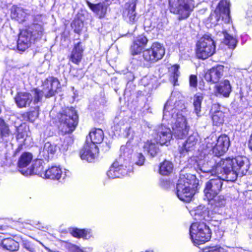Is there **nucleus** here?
Masks as SVG:
<instances>
[{
    "mask_svg": "<svg viewBox=\"0 0 252 252\" xmlns=\"http://www.w3.org/2000/svg\"><path fill=\"white\" fill-rule=\"evenodd\" d=\"M180 96L179 93H172L164 105L163 112V122L172 126V134L178 139L185 137L189 129L187 119L182 114L186 106L184 101L179 99Z\"/></svg>",
    "mask_w": 252,
    "mask_h": 252,
    "instance_id": "nucleus-1",
    "label": "nucleus"
},
{
    "mask_svg": "<svg viewBox=\"0 0 252 252\" xmlns=\"http://www.w3.org/2000/svg\"><path fill=\"white\" fill-rule=\"evenodd\" d=\"M249 169V160L245 157L223 159L222 172L224 175L223 179L227 181H235L238 176L245 175Z\"/></svg>",
    "mask_w": 252,
    "mask_h": 252,
    "instance_id": "nucleus-2",
    "label": "nucleus"
},
{
    "mask_svg": "<svg viewBox=\"0 0 252 252\" xmlns=\"http://www.w3.org/2000/svg\"><path fill=\"white\" fill-rule=\"evenodd\" d=\"M128 147V145L121 147L120 158L112 164L107 172L109 178H122L131 172L129 160L132 150Z\"/></svg>",
    "mask_w": 252,
    "mask_h": 252,
    "instance_id": "nucleus-3",
    "label": "nucleus"
},
{
    "mask_svg": "<svg viewBox=\"0 0 252 252\" xmlns=\"http://www.w3.org/2000/svg\"><path fill=\"white\" fill-rule=\"evenodd\" d=\"M197 186L198 181L195 176L181 172L176 185L178 197L183 201L189 202L195 193Z\"/></svg>",
    "mask_w": 252,
    "mask_h": 252,
    "instance_id": "nucleus-4",
    "label": "nucleus"
},
{
    "mask_svg": "<svg viewBox=\"0 0 252 252\" xmlns=\"http://www.w3.org/2000/svg\"><path fill=\"white\" fill-rule=\"evenodd\" d=\"M203 158H200L197 166V171L201 176V173L213 174H221L222 172L223 159L211 154H206L204 151L202 153Z\"/></svg>",
    "mask_w": 252,
    "mask_h": 252,
    "instance_id": "nucleus-5",
    "label": "nucleus"
},
{
    "mask_svg": "<svg viewBox=\"0 0 252 252\" xmlns=\"http://www.w3.org/2000/svg\"><path fill=\"white\" fill-rule=\"evenodd\" d=\"M43 29L39 24H32L21 31L17 41V48L25 51L32 43L40 39L43 35Z\"/></svg>",
    "mask_w": 252,
    "mask_h": 252,
    "instance_id": "nucleus-6",
    "label": "nucleus"
},
{
    "mask_svg": "<svg viewBox=\"0 0 252 252\" xmlns=\"http://www.w3.org/2000/svg\"><path fill=\"white\" fill-rule=\"evenodd\" d=\"M59 128L63 133H69L74 131L78 125V116L73 107H67L58 115Z\"/></svg>",
    "mask_w": 252,
    "mask_h": 252,
    "instance_id": "nucleus-7",
    "label": "nucleus"
},
{
    "mask_svg": "<svg viewBox=\"0 0 252 252\" xmlns=\"http://www.w3.org/2000/svg\"><path fill=\"white\" fill-rule=\"evenodd\" d=\"M230 2L227 0H221L219 3L215 10L212 12L206 20L207 27H216L215 30L218 29V25L220 21L228 23L230 21Z\"/></svg>",
    "mask_w": 252,
    "mask_h": 252,
    "instance_id": "nucleus-8",
    "label": "nucleus"
},
{
    "mask_svg": "<svg viewBox=\"0 0 252 252\" xmlns=\"http://www.w3.org/2000/svg\"><path fill=\"white\" fill-rule=\"evenodd\" d=\"M60 88V83L57 78L53 77L47 78L43 83L42 90L37 88L32 90L34 96L33 103L40 102L43 96L46 98L53 96Z\"/></svg>",
    "mask_w": 252,
    "mask_h": 252,
    "instance_id": "nucleus-9",
    "label": "nucleus"
},
{
    "mask_svg": "<svg viewBox=\"0 0 252 252\" xmlns=\"http://www.w3.org/2000/svg\"><path fill=\"white\" fill-rule=\"evenodd\" d=\"M215 42L209 34H204L196 44V55L200 59H207L215 53Z\"/></svg>",
    "mask_w": 252,
    "mask_h": 252,
    "instance_id": "nucleus-10",
    "label": "nucleus"
},
{
    "mask_svg": "<svg viewBox=\"0 0 252 252\" xmlns=\"http://www.w3.org/2000/svg\"><path fill=\"white\" fill-rule=\"evenodd\" d=\"M171 12L179 15V19L188 18L195 7L194 0H169Z\"/></svg>",
    "mask_w": 252,
    "mask_h": 252,
    "instance_id": "nucleus-11",
    "label": "nucleus"
},
{
    "mask_svg": "<svg viewBox=\"0 0 252 252\" xmlns=\"http://www.w3.org/2000/svg\"><path fill=\"white\" fill-rule=\"evenodd\" d=\"M220 174V176L218 174L216 178L211 179L206 183L204 192L206 198H213L221 191L223 181L226 179H223L224 175L223 172Z\"/></svg>",
    "mask_w": 252,
    "mask_h": 252,
    "instance_id": "nucleus-12",
    "label": "nucleus"
},
{
    "mask_svg": "<svg viewBox=\"0 0 252 252\" xmlns=\"http://www.w3.org/2000/svg\"><path fill=\"white\" fill-rule=\"evenodd\" d=\"M164 54V48L160 43L155 42L150 48L143 51V57L146 61L154 63L161 59Z\"/></svg>",
    "mask_w": 252,
    "mask_h": 252,
    "instance_id": "nucleus-13",
    "label": "nucleus"
},
{
    "mask_svg": "<svg viewBox=\"0 0 252 252\" xmlns=\"http://www.w3.org/2000/svg\"><path fill=\"white\" fill-rule=\"evenodd\" d=\"M229 146V138L226 135H222L219 137L215 145H213L212 144L208 142L206 147L208 149H211L212 150L213 153L212 154L215 157L220 158L228 150Z\"/></svg>",
    "mask_w": 252,
    "mask_h": 252,
    "instance_id": "nucleus-14",
    "label": "nucleus"
},
{
    "mask_svg": "<svg viewBox=\"0 0 252 252\" xmlns=\"http://www.w3.org/2000/svg\"><path fill=\"white\" fill-rule=\"evenodd\" d=\"M162 124L157 126L154 129L153 136L161 145L166 144L172 137V134L170 129Z\"/></svg>",
    "mask_w": 252,
    "mask_h": 252,
    "instance_id": "nucleus-15",
    "label": "nucleus"
},
{
    "mask_svg": "<svg viewBox=\"0 0 252 252\" xmlns=\"http://www.w3.org/2000/svg\"><path fill=\"white\" fill-rule=\"evenodd\" d=\"M98 153L97 146L93 143H89L88 138L87 137L86 143L80 152L81 159L92 162L96 158Z\"/></svg>",
    "mask_w": 252,
    "mask_h": 252,
    "instance_id": "nucleus-16",
    "label": "nucleus"
},
{
    "mask_svg": "<svg viewBox=\"0 0 252 252\" xmlns=\"http://www.w3.org/2000/svg\"><path fill=\"white\" fill-rule=\"evenodd\" d=\"M199 136L196 132H193L190 134L186 141L182 146H179V151L180 157H184L195 149L196 144L198 143Z\"/></svg>",
    "mask_w": 252,
    "mask_h": 252,
    "instance_id": "nucleus-17",
    "label": "nucleus"
},
{
    "mask_svg": "<svg viewBox=\"0 0 252 252\" xmlns=\"http://www.w3.org/2000/svg\"><path fill=\"white\" fill-rule=\"evenodd\" d=\"M201 231H204V233L206 235V238L205 237H201V239H203V238H204L203 240L208 239L209 236V227L203 222L192 223L189 228V234L191 240H196V238H200V237L197 235L198 233H201Z\"/></svg>",
    "mask_w": 252,
    "mask_h": 252,
    "instance_id": "nucleus-18",
    "label": "nucleus"
},
{
    "mask_svg": "<svg viewBox=\"0 0 252 252\" xmlns=\"http://www.w3.org/2000/svg\"><path fill=\"white\" fill-rule=\"evenodd\" d=\"M137 0H130L125 4L123 16L126 20L131 24L134 23L137 20L135 8Z\"/></svg>",
    "mask_w": 252,
    "mask_h": 252,
    "instance_id": "nucleus-19",
    "label": "nucleus"
},
{
    "mask_svg": "<svg viewBox=\"0 0 252 252\" xmlns=\"http://www.w3.org/2000/svg\"><path fill=\"white\" fill-rule=\"evenodd\" d=\"M223 69L224 66L220 65L212 67L205 74V79L212 83H218L223 76Z\"/></svg>",
    "mask_w": 252,
    "mask_h": 252,
    "instance_id": "nucleus-20",
    "label": "nucleus"
},
{
    "mask_svg": "<svg viewBox=\"0 0 252 252\" xmlns=\"http://www.w3.org/2000/svg\"><path fill=\"white\" fill-rule=\"evenodd\" d=\"M34 96L32 93L20 92L18 93L15 97L16 105L19 108L29 106L31 104L36 105L33 103Z\"/></svg>",
    "mask_w": 252,
    "mask_h": 252,
    "instance_id": "nucleus-21",
    "label": "nucleus"
},
{
    "mask_svg": "<svg viewBox=\"0 0 252 252\" xmlns=\"http://www.w3.org/2000/svg\"><path fill=\"white\" fill-rule=\"evenodd\" d=\"M43 163V160L37 159L34 161L30 168H27L26 170H21V174L25 176L37 175L44 178Z\"/></svg>",
    "mask_w": 252,
    "mask_h": 252,
    "instance_id": "nucleus-22",
    "label": "nucleus"
},
{
    "mask_svg": "<svg viewBox=\"0 0 252 252\" xmlns=\"http://www.w3.org/2000/svg\"><path fill=\"white\" fill-rule=\"evenodd\" d=\"M232 91V88L230 82L228 80H224L215 85L214 90V94L216 96L229 97Z\"/></svg>",
    "mask_w": 252,
    "mask_h": 252,
    "instance_id": "nucleus-23",
    "label": "nucleus"
},
{
    "mask_svg": "<svg viewBox=\"0 0 252 252\" xmlns=\"http://www.w3.org/2000/svg\"><path fill=\"white\" fill-rule=\"evenodd\" d=\"M148 41L147 37L143 35L138 36L131 46L130 52L131 55L135 56L140 54L147 44Z\"/></svg>",
    "mask_w": 252,
    "mask_h": 252,
    "instance_id": "nucleus-24",
    "label": "nucleus"
},
{
    "mask_svg": "<svg viewBox=\"0 0 252 252\" xmlns=\"http://www.w3.org/2000/svg\"><path fill=\"white\" fill-rule=\"evenodd\" d=\"M86 3L89 8L97 15L99 18H103L106 14L109 4L104 2L93 4L86 0Z\"/></svg>",
    "mask_w": 252,
    "mask_h": 252,
    "instance_id": "nucleus-25",
    "label": "nucleus"
},
{
    "mask_svg": "<svg viewBox=\"0 0 252 252\" xmlns=\"http://www.w3.org/2000/svg\"><path fill=\"white\" fill-rule=\"evenodd\" d=\"M28 10L24 9L21 7L13 5L11 8V16L12 19L18 21L19 23L24 22L27 19L29 13Z\"/></svg>",
    "mask_w": 252,
    "mask_h": 252,
    "instance_id": "nucleus-26",
    "label": "nucleus"
},
{
    "mask_svg": "<svg viewBox=\"0 0 252 252\" xmlns=\"http://www.w3.org/2000/svg\"><path fill=\"white\" fill-rule=\"evenodd\" d=\"M32 159V155L29 152L23 153L20 157L18 161V167L19 172L21 173V170H26V167L31 162Z\"/></svg>",
    "mask_w": 252,
    "mask_h": 252,
    "instance_id": "nucleus-27",
    "label": "nucleus"
},
{
    "mask_svg": "<svg viewBox=\"0 0 252 252\" xmlns=\"http://www.w3.org/2000/svg\"><path fill=\"white\" fill-rule=\"evenodd\" d=\"M17 139L26 145V141L28 139H30L31 132L29 127L25 125H21L17 128Z\"/></svg>",
    "mask_w": 252,
    "mask_h": 252,
    "instance_id": "nucleus-28",
    "label": "nucleus"
},
{
    "mask_svg": "<svg viewBox=\"0 0 252 252\" xmlns=\"http://www.w3.org/2000/svg\"><path fill=\"white\" fill-rule=\"evenodd\" d=\"M219 107V105L214 104L211 109L212 121L214 125L216 126L220 125L224 122V113L218 110Z\"/></svg>",
    "mask_w": 252,
    "mask_h": 252,
    "instance_id": "nucleus-29",
    "label": "nucleus"
},
{
    "mask_svg": "<svg viewBox=\"0 0 252 252\" xmlns=\"http://www.w3.org/2000/svg\"><path fill=\"white\" fill-rule=\"evenodd\" d=\"M63 176V171L60 167L52 166L44 173V178L59 180Z\"/></svg>",
    "mask_w": 252,
    "mask_h": 252,
    "instance_id": "nucleus-30",
    "label": "nucleus"
},
{
    "mask_svg": "<svg viewBox=\"0 0 252 252\" xmlns=\"http://www.w3.org/2000/svg\"><path fill=\"white\" fill-rule=\"evenodd\" d=\"M88 139H90L89 143H93L96 145L97 144H100L104 139V133L102 129L100 128H95L93 129L89 133Z\"/></svg>",
    "mask_w": 252,
    "mask_h": 252,
    "instance_id": "nucleus-31",
    "label": "nucleus"
},
{
    "mask_svg": "<svg viewBox=\"0 0 252 252\" xmlns=\"http://www.w3.org/2000/svg\"><path fill=\"white\" fill-rule=\"evenodd\" d=\"M217 35L220 36H222L223 37L224 43L228 46L229 49H234L235 48L237 40V39L228 34L225 31H222L221 32H217Z\"/></svg>",
    "mask_w": 252,
    "mask_h": 252,
    "instance_id": "nucleus-32",
    "label": "nucleus"
},
{
    "mask_svg": "<svg viewBox=\"0 0 252 252\" xmlns=\"http://www.w3.org/2000/svg\"><path fill=\"white\" fill-rule=\"evenodd\" d=\"M143 149L151 157H156L160 151L158 143L153 142L151 140L144 142Z\"/></svg>",
    "mask_w": 252,
    "mask_h": 252,
    "instance_id": "nucleus-33",
    "label": "nucleus"
},
{
    "mask_svg": "<svg viewBox=\"0 0 252 252\" xmlns=\"http://www.w3.org/2000/svg\"><path fill=\"white\" fill-rule=\"evenodd\" d=\"M83 51V49L81 42L75 44L70 57L71 61L76 64L80 63L82 59Z\"/></svg>",
    "mask_w": 252,
    "mask_h": 252,
    "instance_id": "nucleus-34",
    "label": "nucleus"
},
{
    "mask_svg": "<svg viewBox=\"0 0 252 252\" xmlns=\"http://www.w3.org/2000/svg\"><path fill=\"white\" fill-rule=\"evenodd\" d=\"M57 150V146L50 142L45 143L44 147L39 151V154L45 159L49 158L50 155H53Z\"/></svg>",
    "mask_w": 252,
    "mask_h": 252,
    "instance_id": "nucleus-35",
    "label": "nucleus"
},
{
    "mask_svg": "<svg viewBox=\"0 0 252 252\" xmlns=\"http://www.w3.org/2000/svg\"><path fill=\"white\" fill-rule=\"evenodd\" d=\"M1 245L3 249L10 252L17 251L19 248V243L10 238L3 239Z\"/></svg>",
    "mask_w": 252,
    "mask_h": 252,
    "instance_id": "nucleus-36",
    "label": "nucleus"
},
{
    "mask_svg": "<svg viewBox=\"0 0 252 252\" xmlns=\"http://www.w3.org/2000/svg\"><path fill=\"white\" fill-rule=\"evenodd\" d=\"M194 215V219L197 220H207L209 218L208 211L206 208L203 206H199L193 212Z\"/></svg>",
    "mask_w": 252,
    "mask_h": 252,
    "instance_id": "nucleus-37",
    "label": "nucleus"
},
{
    "mask_svg": "<svg viewBox=\"0 0 252 252\" xmlns=\"http://www.w3.org/2000/svg\"><path fill=\"white\" fill-rule=\"evenodd\" d=\"M173 169V163L168 160H165L160 164L159 173L163 176H168L172 172Z\"/></svg>",
    "mask_w": 252,
    "mask_h": 252,
    "instance_id": "nucleus-38",
    "label": "nucleus"
},
{
    "mask_svg": "<svg viewBox=\"0 0 252 252\" xmlns=\"http://www.w3.org/2000/svg\"><path fill=\"white\" fill-rule=\"evenodd\" d=\"M203 99V95L202 94L198 93L194 95L193 98V105L194 107V112L198 117L201 116V106Z\"/></svg>",
    "mask_w": 252,
    "mask_h": 252,
    "instance_id": "nucleus-39",
    "label": "nucleus"
},
{
    "mask_svg": "<svg viewBox=\"0 0 252 252\" xmlns=\"http://www.w3.org/2000/svg\"><path fill=\"white\" fill-rule=\"evenodd\" d=\"M70 233L75 237L82 238L85 239H88L92 236L91 230L88 229H81L75 228H73Z\"/></svg>",
    "mask_w": 252,
    "mask_h": 252,
    "instance_id": "nucleus-40",
    "label": "nucleus"
},
{
    "mask_svg": "<svg viewBox=\"0 0 252 252\" xmlns=\"http://www.w3.org/2000/svg\"><path fill=\"white\" fill-rule=\"evenodd\" d=\"M209 204H210L214 209L216 207H222L226 203L225 199L223 196L216 195L213 198H207Z\"/></svg>",
    "mask_w": 252,
    "mask_h": 252,
    "instance_id": "nucleus-41",
    "label": "nucleus"
},
{
    "mask_svg": "<svg viewBox=\"0 0 252 252\" xmlns=\"http://www.w3.org/2000/svg\"><path fill=\"white\" fill-rule=\"evenodd\" d=\"M0 142H8L13 138V135L10 132L7 126L2 127L0 129Z\"/></svg>",
    "mask_w": 252,
    "mask_h": 252,
    "instance_id": "nucleus-42",
    "label": "nucleus"
},
{
    "mask_svg": "<svg viewBox=\"0 0 252 252\" xmlns=\"http://www.w3.org/2000/svg\"><path fill=\"white\" fill-rule=\"evenodd\" d=\"M203 231H201L200 232L201 233H198L197 236H199V237H201H201H206V235L205 233H204ZM211 237V232L210 229H209V238L208 239H205L206 240H203V238L201 239V238H196V240H192V241L194 243V245H199L200 244L205 243V242L208 241L210 239Z\"/></svg>",
    "mask_w": 252,
    "mask_h": 252,
    "instance_id": "nucleus-43",
    "label": "nucleus"
},
{
    "mask_svg": "<svg viewBox=\"0 0 252 252\" xmlns=\"http://www.w3.org/2000/svg\"><path fill=\"white\" fill-rule=\"evenodd\" d=\"M179 66L178 65H174L170 69V72L172 75L171 77L174 85H176V82L178 81V77L180 72L179 71Z\"/></svg>",
    "mask_w": 252,
    "mask_h": 252,
    "instance_id": "nucleus-44",
    "label": "nucleus"
},
{
    "mask_svg": "<svg viewBox=\"0 0 252 252\" xmlns=\"http://www.w3.org/2000/svg\"><path fill=\"white\" fill-rule=\"evenodd\" d=\"M203 252H227V251L222 247L216 246L205 249Z\"/></svg>",
    "mask_w": 252,
    "mask_h": 252,
    "instance_id": "nucleus-45",
    "label": "nucleus"
},
{
    "mask_svg": "<svg viewBox=\"0 0 252 252\" xmlns=\"http://www.w3.org/2000/svg\"><path fill=\"white\" fill-rule=\"evenodd\" d=\"M73 143V139L69 136L66 137L63 141V144L62 145L61 149L63 151H66L68 150L69 146Z\"/></svg>",
    "mask_w": 252,
    "mask_h": 252,
    "instance_id": "nucleus-46",
    "label": "nucleus"
},
{
    "mask_svg": "<svg viewBox=\"0 0 252 252\" xmlns=\"http://www.w3.org/2000/svg\"><path fill=\"white\" fill-rule=\"evenodd\" d=\"M22 245L24 248L30 252H34L35 249L31 243L27 240H23Z\"/></svg>",
    "mask_w": 252,
    "mask_h": 252,
    "instance_id": "nucleus-47",
    "label": "nucleus"
},
{
    "mask_svg": "<svg viewBox=\"0 0 252 252\" xmlns=\"http://www.w3.org/2000/svg\"><path fill=\"white\" fill-rule=\"evenodd\" d=\"M137 160L135 162V163L139 165H143L144 163L145 158L144 156L141 153H138L136 155Z\"/></svg>",
    "mask_w": 252,
    "mask_h": 252,
    "instance_id": "nucleus-48",
    "label": "nucleus"
},
{
    "mask_svg": "<svg viewBox=\"0 0 252 252\" xmlns=\"http://www.w3.org/2000/svg\"><path fill=\"white\" fill-rule=\"evenodd\" d=\"M197 84V76L194 75H191L189 77V85L193 88H196Z\"/></svg>",
    "mask_w": 252,
    "mask_h": 252,
    "instance_id": "nucleus-49",
    "label": "nucleus"
},
{
    "mask_svg": "<svg viewBox=\"0 0 252 252\" xmlns=\"http://www.w3.org/2000/svg\"><path fill=\"white\" fill-rule=\"evenodd\" d=\"M38 114L36 111H31L27 113L28 119L30 121L32 122L34 121L35 119L37 117Z\"/></svg>",
    "mask_w": 252,
    "mask_h": 252,
    "instance_id": "nucleus-50",
    "label": "nucleus"
},
{
    "mask_svg": "<svg viewBox=\"0 0 252 252\" xmlns=\"http://www.w3.org/2000/svg\"><path fill=\"white\" fill-rule=\"evenodd\" d=\"M160 185L164 189H168L170 187V182L167 179H161L160 180Z\"/></svg>",
    "mask_w": 252,
    "mask_h": 252,
    "instance_id": "nucleus-51",
    "label": "nucleus"
},
{
    "mask_svg": "<svg viewBox=\"0 0 252 252\" xmlns=\"http://www.w3.org/2000/svg\"><path fill=\"white\" fill-rule=\"evenodd\" d=\"M71 250L73 252H84L81 249L75 245H73L72 246Z\"/></svg>",
    "mask_w": 252,
    "mask_h": 252,
    "instance_id": "nucleus-52",
    "label": "nucleus"
},
{
    "mask_svg": "<svg viewBox=\"0 0 252 252\" xmlns=\"http://www.w3.org/2000/svg\"><path fill=\"white\" fill-rule=\"evenodd\" d=\"M76 25L79 26V27H81L83 25L82 22H80L79 20L74 21L71 24V25L76 26Z\"/></svg>",
    "mask_w": 252,
    "mask_h": 252,
    "instance_id": "nucleus-53",
    "label": "nucleus"
},
{
    "mask_svg": "<svg viewBox=\"0 0 252 252\" xmlns=\"http://www.w3.org/2000/svg\"><path fill=\"white\" fill-rule=\"evenodd\" d=\"M5 123L2 119L0 118V129L2 127L6 126Z\"/></svg>",
    "mask_w": 252,
    "mask_h": 252,
    "instance_id": "nucleus-54",
    "label": "nucleus"
},
{
    "mask_svg": "<svg viewBox=\"0 0 252 252\" xmlns=\"http://www.w3.org/2000/svg\"><path fill=\"white\" fill-rule=\"evenodd\" d=\"M126 132L127 136H129L131 134V128L129 127L128 128H126Z\"/></svg>",
    "mask_w": 252,
    "mask_h": 252,
    "instance_id": "nucleus-55",
    "label": "nucleus"
},
{
    "mask_svg": "<svg viewBox=\"0 0 252 252\" xmlns=\"http://www.w3.org/2000/svg\"><path fill=\"white\" fill-rule=\"evenodd\" d=\"M132 132L133 133H133L131 134V137H133L134 136L138 137V136H140V134H138V133L135 132L134 131H132Z\"/></svg>",
    "mask_w": 252,
    "mask_h": 252,
    "instance_id": "nucleus-56",
    "label": "nucleus"
},
{
    "mask_svg": "<svg viewBox=\"0 0 252 252\" xmlns=\"http://www.w3.org/2000/svg\"><path fill=\"white\" fill-rule=\"evenodd\" d=\"M66 173H67V172H65L64 174L63 175V179H64L65 178V177L66 176Z\"/></svg>",
    "mask_w": 252,
    "mask_h": 252,
    "instance_id": "nucleus-57",
    "label": "nucleus"
},
{
    "mask_svg": "<svg viewBox=\"0 0 252 252\" xmlns=\"http://www.w3.org/2000/svg\"><path fill=\"white\" fill-rule=\"evenodd\" d=\"M75 30V31H77V32H78V31H79L80 30V29H79V28H78V29H76H76H75V30Z\"/></svg>",
    "mask_w": 252,
    "mask_h": 252,
    "instance_id": "nucleus-58",
    "label": "nucleus"
},
{
    "mask_svg": "<svg viewBox=\"0 0 252 252\" xmlns=\"http://www.w3.org/2000/svg\"><path fill=\"white\" fill-rule=\"evenodd\" d=\"M40 244L41 245H42V246H43V247H44V246L43 245V244L41 242H40Z\"/></svg>",
    "mask_w": 252,
    "mask_h": 252,
    "instance_id": "nucleus-59",
    "label": "nucleus"
},
{
    "mask_svg": "<svg viewBox=\"0 0 252 252\" xmlns=\"http://www.w3.org/2000/svg\"><path fill=\"white\" fill-rule=\"evenodd\" d=\"M146 252H153L152 251H146Z\"/></svg>",
    "mask_w": 252,
    "mask_h": 252,
    "instance_id": "nucleus-60",
    "label": "nucleus"
}]
</instances>
